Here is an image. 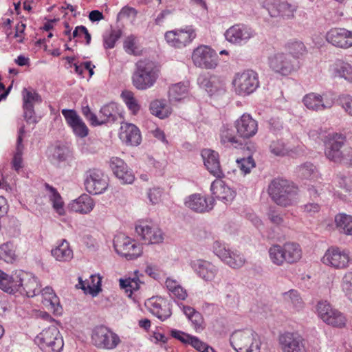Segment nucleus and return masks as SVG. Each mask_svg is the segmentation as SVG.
<instances>
[{
	"label": "nucleus",
	"mask_w": 352,
	"mask_h": 352,
	"mask_svg": "<svg viewBox=\"0 0 352 352\" xmlns=\"http://www.w3.org/2000/svg\"><path fill=\"white\" fill-rule=\"evenodd\" d=\"M16 293L29 298L34 297L41 292L38 278L32 274L23 270H16Z\"/></svg>",
	"instance_id": "nucleus-10"
},
{
	"label": "nucleus",
	"mask_w": 352,
	"mask_h": 352,
	"mask_svg": "<svg viewBox=\"0 0 352 352\" xmlns=\"http://www.w3.org/2000/svg\"><path fill=\"white\" fill-rule=\"evenodd\" d=\"M67 124L71 127L74 134L80 138H84L89 134V129L82 118L72 109L61 111Z\"/></svg>",
	"instance_id": "nucleus-20"
},
{
	"label": "nucleus",
	"mask_w": 352,
	"mask_h": 352,
	"mask_svg": "<svg viewBox=\"0 0 352 352\" xmlns=\"http://www.w3.org/2000/svg\"><path fill=\"white\" fill-rule=\"evenodd\" d=\"M192 60L194 65L202 69H215L219 64L216 52L208 45H200L193 50Z\"/></svg>",
	"instance_id": "nucleus-11"
},
{
	"label": "nucleus",
	"mask_w": 352,
	"mask_h": 352,
	"mask_svg": "<svg viewBox=\"0 0 352 352\" xmlns=\"http://www.w3.org/2000/svg\"><path fill=\"white\" fill-rule=\"evenodd\" d=\"M203 157L204 163L207 170L217 179H221L224 177V174L221 168L219 155H201Z\"/></svg>",
	"instance_id": "nucleus-38"
},
{
	"label": "nucleus",
	"mask_w": 352,
	"mask_h": 352,
	"mask_svg": "<svg viewBox=\"0 0 352 352\" xmlns=\"http://www.w3.org/2000/svg\"><path fill=\"white\" fill-rule=\"evenodd\" d=\"M118 116V112L116 104L115 103H110L104 105L100 111L98 122L99 125L105 123L114 122Z\"/></svg>",
	"instance_id": "nucleus-35"
},
{
	"label": "nucleus",
	"mask_w": 352,
	"mask_h": 352,
	"mask_svg": "<svg viewBox=\"0 0 352 352\" xmlns=\"http://www.w3.org/2000/svg\"><path fill=\"white\" fill-rule=\"evenodd\" d=\"M91 342L98 349L113 350L120 344L121 340L111 329L98 325L91 331Z\"/></svg>",
	"instance_id": "nucleus-6"
},
{
	"label": "nucleus",
	"mask_w": 352,
	"mask_h": 352,
	"mask_svg": "<svg viewBox=\"0 0 352 352\" xmlns=\"http://www.w3.org/2000/svg\"><path fill=\"white\" fill-rule=\"evenodd\" d=\"M197 82L201 88L204 89L208 92L211 85L216 82L215 76H209L207 74H201L198 76Z\"/></svg>",
	"instance_id": "nucleus-57"
},
{
	"label": "nucleus",
	"mask_w": 352,
	"mask_h": 352,
	"mask_svg": "<svg viewBox=\"0 0 352 352\" xmlns=\"http://www.w3.org/2000/svg\"><path fill=\"white\" fill-rule=\"evenodd\" d=\"M263 6L272 17L280 16L285 19H293L298 9L297 5L280 0H265Z\"/></svg>",
	"instance_id": "nucleus-15"
},
{
	"label": "nucleus",
	"mask_w": 352,
	"mask_h": 352,
	"mask_svg": "<svg viewBox=\"0 0 352 352\" xmlns=\"http://www.w3.org/2000/svg\"><path fill=\"white\" fill-rule=\"evenodd\" d=\"M213 252L225 263L232 268H240L245 262V259L243 254L236 250H230L226 248L225 244L217 241L212 245Z\"/></svg>",
	"instance_id": "nucleus-14"
},
{
	"label": "nucleus",
	"mask_w": 352,
	"mask_h": 352,
	"mask_svg": "<svg viewBox=\"0 0 352 352\" xmlns=\"http://www.w3.org/2000/svg\"><path fill=\"white\" fill-rule=\"evenodd\" d=\"M119 138L126 145L138 146L142 138L139 129L134 124L122 122L120 129Z\"/></svg>",
	"instance_id": "nucleus-29"
},
{
	"label": "nucleus",
	"mask_w": 352,
	"mask_h": 352,
	"mask_svg": "<svg viewBox=\"0 0 352 352\" xmlns=\"http://www.w3.org/2000/svg\"><path fill=\"white\" fill-rule=\"evenodd\" d=\"M90 278L92 279V281L94 282L96 278H97L98 281L96 284H94L93 287L90 286L89 283H86L84 282L81 278H79V283L78 285H80V288H81L82 290H84L85 292L89 290V292L93 295H96L98 294V292L100 290V285H101V280L99 276L96 277L95 276L91 275Z\"/></svg>",
	"instance_id": "nucleus-54"
},
{
	"label": "nucleus",
	"mask_w": 352,
	"mask_h": 352,
	"mask_svg": "<svg viewBox=\"0 0 352 352\" xmlns=\"http://www.w3.org/2000/svg\"><path fill=\"white\" fill-rule=\"evenodd\" d=\"M45 187L49 191V197L50 201L52 202L53 208L59 214H64L63 201L60 194L56 189L48 184H45Z\"/></svg>",
	"instance_id": "nucleus-44"
},
{
	"label": "nucleus",
	"mask_w": 352,
	"mask_h": 352,
	"mask_svg": "<svg viewBox=\"0 0 352 352\" xmlns=\"http://www.w3.org/2000/svg\"><path fill=\"white\" fill-rule=\"evenodd\" d=\"M214 204V199L211 197H206L201 194H193L188 197L185 201L187 208L196 212H206L211 210Z\"/></svg>",
	"instance_id": "nucleus-26"
},
{
	"label": "nucleus",
	"mask_w": 352,
	"mask_h": 352,
	"mask_svg": "<svg viewBox=\"0 0 352 352\" xmlns=\"http://www.w3.org/2000/svg\"><path fill=\"white\" fill-rule=\"evenodd\" d=\"M149 110L152 115L160 119H165L172 113V108L165 99H155L151 101Z\"/></svg>",
	"instance_id": "nucleus-33"
},
{
	"label": "nucleus",
	"mask_w": 352,
	"mask_h": 352,
	"mask_svg": "<svg viewBox=\"0 0 352 352\" xmlns=\"http://www.w3.org/2000/svg\"><path fill=\"white\" fill-rule=\"evenodd\" d=\"M268 65L274 73L283 76L291 74L296 69L295 61L291 58V55L283 52L270 56Z\"/></svg>",
	"instance_id": "nucleus-13"
},
{
	"label": "nucleus",
	"mask_w": 352,
	"mask_h": 352,
	"mask_svg": "<svg viewBox=\"0 0 352 352\" xmlns=\"http://www.w3.org/2000/svg\"><path fill=\"white\" fill-rule=\"evenodd\" d=\"M23 116L27 122L36 123L34 105L42 102L41 96L32 88H24L21 91Z\"/></svg>",
	"instance_id": "nucleus-18"
},
{
	"label": "nucleus",
	"mask_w": 352,
	"mask_h": 352,
	"mask_svg": "<svg viewBox=\"0 0 352 352\" xmlns=\"http://www.w3.org/2000/svg\"><path fill=\"white\" fill-rule=\"evenodd\" d=\"M159 76V71L154 63L146 60H139L132 76L133 86L138 90L152 87Z\"/></svg>",
	"instance_id": "nucleus-3"
},
{
	"label": "nucleus",
	"mask_w": 352,
	"mask_h": 352,
	"mask_svg": "<svg viewBox=\"0 0 352 352\" xmlns=\"http://www.w3.org/2000/svg\"><path fill=\"white\" fill-rule=\"evenodd\" d=\"M270 151L272 154H287L290 151L285 147L284 143L279 140L272 142Z\"/></svg>",
	"instance_id": "nucleus-63"
},
{
	"label": "nucleus",
	"mask_w": 352,
	"mask_h": 352,
	"mask_svg": "<svg viewBox=\"0 0 352 352\" xmlns=\"http://www.w3.org/2000/svg\"><path fill=\"white\" fill-rule=\"evenodd\" d=\"M15 258L13 244L6 243L0 246V259L6 263H12Z\"/></svg>",
	"instance_id": "nucleus-50"
},
{
	"label": "nucleus",
	"mask_w": 352,
	"mask_h": 352,
	"mask_svg": "<svg viewBox=\"0 0 352 352\" xmlns=\"http://www.w3.org/2000/svg\"><path fill=\"white\" fill-rule=\"evenodd\" d=\"M122 97L127 107L133 114H136L140 110V105L133 94L130 91H124L122 93Z\"/></svg>",
	"instance_id": "nucleus-53"
},
{
	"label": "nucleus",
	"mask_w": 352,
	"mask_h": 352,
	"mask_svg": "<svg viewBox=\"0 0 352 352\" xmlns=\"http://www.w3.org/2000/svg\"><path fill=\"white\" fill-rule=\"evenodd\" d=\"M210 190L217 199L225 204L232 201L235 197V192L221 179H217L212 183Z\"/></svg>",
	"instance_id": "nucleus-31"
},
{
	"label": "nucleus",
	"mask_w": 352,
	"mask_h": 352,
	"mask_svg": "<svg viewBox=\"0 0 352 352\" xmlns=\"http://www.w3.org/2000/svg\"><path fill=\"white\" fill-rule=\"evenodd\" d=\"M351 258L349 252L338 247H331L324 253L322 262L335 269H345L349 267Z\"/></svg>",
	"instance_id": "nucleus-17"
},
{
	"label": "nucleus",
	"mask_w": 352,
	"mask_h": 352,
	"mask_svg": "<svg viewBox=\"0 0 352 352\" xmlns=\"http://www.w3.org/2000/svg\"><path fill=\"white\" fill-rule=\"evenodd\" d=\"M286 47L289 51V55L291 54L294 58H298L304 54L306 50L305 45L298 41L288 42Z\"/></svg>",
	"instance_id": "nucleus-51"
},
{
	"label": "nucleus",
	"mask_w": 352,
	"mask_h": 352,
	"mask_svg": "<svg viewBox=\"0 0 352 352\" xmlns=\"http://www.w3.org/2000/svg\"><path fill=\"white\" fill-rule=\"evenodd\" d=\"M338 184L340 188L346 192H352V177L343 175L337 177Z\"/></svg>",
	"instance_id": "nucleus-62"
},
{
	"label": "nucleus",
	"mask_w": 352,
	"mask_h": 352,
	"mask_svg": "<svg viewBox=\"0 0 352 352\" xmlns=\"http://www.w3.org/2000/svg\"><path fill=\"white\" fill-rule=\"evenodd\" d=\"M121 36V32L119 30H111L103 35V45L105 49H112L115 47L116 42Z\"/></svg>",
	"instance_id": "nucleus-49"
},
{
	"label": "nucleus",
	"mask_w": 352,
	"mask_h": 352,
	"mask_svg": "<svg viewBox=\"0 0 352 352\" xmlns=\"http://www.w3.org/2000/svg\"><path fill=\"white\" fill-rule=\"evenodd\" d=\"M182 309L184 314L187 316L188 320L191 321L196 329H204L202 327L204 320L199 312L197 311L194 308L190 306L183 305Z\"/></svg>",
	"instance_id": "nucleus-45"
},
{
	"label": "nucleus",
	"mask_w": 352,
	"mask_h": 352,
	"mask_svg": "<svg viewBox=\"0 0 352 352\" xmlns=\"http://www.w3.org/2000/svg\"><path fill=\"white\" fill-rule=\"evenodd\" d=\"M268 253L270 261L278 266L295 263L302 257L300 246L294 242H287L283 245H273L269 248Z\"/></svg>",
	"instance_id": "nucleus-2"
},
{
	"label": "nucleus",
	"mask_w": 352,
	"mask_h": 352,
	"mask_svg": "<svg viewBox=\"0 0 352 352\" xmlns=\"http://www.w3.org/2000/svg\"><path fill=\"white\" fill-rule=\"evenodd\" d=\"M221 143L228 148H238L243 146L242 143L234 135V131L228 126H223L220 133Z\"/></svg>",
	"instance_id": "nucleus-40"
},
{
	"label": "nucleus",
	"mask_w": 352,
	"mask_h": 352,
	"mask_svg": "<svg viewBox=\"0 0 352 352\" xmlns=\"http://www.w3.org/2000/svg\"><path fill=\"white\" fill-rule=\"evenodd\" d=\"M44 299L50 302L52 309H54V312L60 314L62 311V308L60 306L59 299L57 296L54 294L53 289L50 287H46L43 290H41Z\"/></svg>",
	"instance_id": "nucleus-47"
},
{
	"label": "nucleus",
	"mask_w": 352,
	"mask_h": 352,
	"mask_svg": "<svg viewBox=\"0 0 352 352\" xmlns=\"http://www.w3.org/2000/svg\"><path fill=\"white\" fill-rule=\"evenodd\" d=\"M329 314V316H327V318L324 321L325 323L340 328L345 326L346 320L345 316L340 311L334 309Z\"/></svg>",
	"instance_id": "nucleus-48"
},
{
	"label": "nucleus",
	"mask_w": 352,
	"mask_h": 352,
	"mask_svg": "<svg viewBox=\"0 0 352 352\" xmlns=\"http://www.w3.org/2000/svg\"><path fill=\"white\" fill-rule=\"evenodd\" d=\"M51 252L56 260L59 261H68L73 257V252L69 248V243L65 239L57 247L52 249Z\"/></svg>",
	"instance_id": "nucleus-39"
},
{
	"label": "nucleus",
	"mask_w": 352,
	"mask_h": 352,
	"mask_svg": "<svg viewBox=\"0 0 352 352\" xmlns=\"http://www.w3.org/2000/svg\"><path fill=\"white\" fill-rule=\"evenodd\" d=\"M188 344L201 352H213V349L195 336H191Z\"/></svg>",
	"instance_id": "nucleus-58"
},
{
	"label": "nucleus",
	"mask_w": 352,
	"mask_h": 352,
	"mask_svg": "<svg viewBox=\"0 0 352 352\" xmlns=\"http://www.w3.org/2000/svg\"><path fill=\"white\" fill-rule=\"evenodd\" d=\"M283 352H307L305 339L298 333L287 332L280 336Z\"/></svg>",
	"instance_id": "nucleus-22"
},
{
	"label": "nucleus",
	"mask_w": 352,
	"mask_h": 352,
	"mask_svg": "<svg viewBox=\"0 0 352 352\" xmlns=\"http://www.w3.org/2000/svg\"><path fill=\"white\" fill-rule=\"evenodd\" d=\"M338 102L343 110L352 117V96L349 94L342 95L339 97Z\"/></svg>",
	"instance_id": "nucleus-60"
},
{
	"label": "nucleus",
	"mask_w": 352,
	"mask_h": 352,
	"mask_svg": "<svg viewBox=\"0 0 352 352\" xmlns=\"http://www.w3.org/2000/svg\"><path fill=\"white\" fill-rule=\"evenodd\" d=\"M326 40L333 46L347 49L352 47V31L345 28H333L327 32Z\"/></svg>",
	"instance_id": "nucleus-21"
},
{
	"label": "nucleus",
	"mask_w": 352,
	"mask_h": 352,
	"mask_svg": "<svg viewBox=\"0 0 352 352\" xmlns=\"http://www.w3.org/2000/svg\"><path fill=\"white\" fill-rule=\"evenodd\" d=\"M145 305L153 315L162 320L171 316L169 302L162 297H152L146 301Z\"/></svg>",
	"instance_id": "nucleus-24"
},
{
	"label": "nucleus",
	"mask_w": 352,
	"mask_h": 352,
	"mask_svg": "<svg viewBox=\"0 0 352 352\" xmlns=\"http://www.w3.org/2000/svg\"><path fill=\"white\" fill-rule=\"evenodd\" d=\"M230 342L236 352H261L260 338L251 329L234 331L230 336Z\"/></svg>",
	"instance_id": "nucleus-4"
},
{
	"label": "nucleus",
	"mask_w": 352,
	"mask_h": 352,
	"mask_svg": "<svg viewBox=\"0 0 352 352\" xmlns=\"http://www.w3.org/2000/svg\"><path fill=\"white\" fill-rule=\"evenodd\" d=\"M341 287L346 298L352 302V272H346L344 275Z\"/></svg>",
	"instance_id": "nucleus-55"
},
{
	"label": "nucleus",
	"mask_w": 352,
	"mask_h": 352,
	"mask_svg": "<svg viewBox=\"0 0 352 352\" xmlns=\"http://www.w3.org/2000/svg\"><path fill=\"white\" fill-rule=\"evenodd\" d=\"M267 192L272 200L281 207L293 206L298 200L297 186L283 178L274 179L268 186Z\"/></svg>",
	"instance_id": "nucleus-1"
},
{
	"label": "nucleus",
	"mask_w": 352,
	"mask_h": 352,
	"mask_svg": "<svg viewBox=\"0 0 352 352\" xmlns=\"http://www.w3.org/2000/svg\"><path fill=\"white\" fill-rule=\"evenodd\" d=\"M235 127L239 135L243 138L254 136L258 131L257 122L249 114H243L235 122Z\"/></svg>",
	"instance_id": "nucleus-27"
},
{
	"label": "nucleus",
	"mask_w": 352,
	"mask_h": 352,
	"mask_svg": "<svg viewBox=\"0 0 352 352\" xmlns=\"http://www.w3.org/2000/svg\"><path fill=\"white\" fill-rule=\"evenodd\" d=\"M123 47L124 51L129 54L135 56L139 54L138 40L133 35H130L125 38L123 43Z\"/></svg>",
	"instance_id": "nucleus-52"
},
{
	"label": "nucleus",
	"mask_w": 352,
	"mask_h": 352,
	"mask_svg": "<svg viewBox=\"0 0 352 352\" xmlns=\"http://www.w3.org/2000/svg\"><path fill=\"white\" fill-rule=\"evenodd\" d=\"M34 342L43 352H60L64 345L63 338L54 326L43 329Z\"/></svg>",
	"instance_id": "nucleus-7"
},
{
	"label": "nucleus",
	"mask_w": 352,
	"mask_h": 352,
	"mask_svg": "<svg viewBox=\"0 0 352 352\" xmlns=\"http://www.w3.org/2000/svg\"><path fill=\"white\" fill-rule=\"evenodd\" d=\"M142 283L140 278L135 274V277L126 279H120V286L121 289L125 290L127 296L131 297L134 291L140 288V285Z\"/></svg>",
	"instance_id": "nucleus-46"
},
{
	"label": "nucleus",
	"mask_w": 352,
	"mask_h": 352,
	"mask_svg": "<svg viewBox=\"0 0 352 352\" xmlns=\"http://www.w3.org/2000/svg\"><path fill=\"white\" fill-rule=\"evenodd\" d=\"M254 30L244 24H236L228 28L225 32L226 39L236 45L246 44L255 36Z\"/></svg>",
	"instance_id": "nucleus-19"
},
{
	"label": "nucleus",
	"mask_w": 352,
	"mask_h": 352,
	"mask_svg": "<svg viewBox=\"0 0 352 352\" xmlns=\"http://www.w3.org/2000/svg\"><path fill=\"white\" fill-rule=\"evenodd\" d=\"M336 228L340 233L352 235V216L339 213L335 217Z\"/></svg>",
	"instance_id": "nucleus-41"
},
{
	"label": "nucleus",
	"mask_w": 352,
	"mask_h": 352,
	"mask_svg": "<svg viewBox=\"0 0 352 352\" xmlns=\"http://www.w3.org/2000/svg\"><path fill=\"white\" fill-rule=\"evenodd\" d=\"M165 285L171 296L178 300H185L188 296L186 290L175 279L168 278L166 280Z\"/></svg>",
	"instance_id": "nucleus-43"
},
{
	"label": "nucleus",
	"mask_w": 352,
	"mask_h": 352,
	"mask_svg": "<svg viewBox=\"0 0 352 352\" xmlns=\"http://www.w3.org/2000/svg\"><path fill=\"white\" fill-rule=\"evenodd\" d=\"M316 309L318 316L324 321L327 316H329V313L335 309H333L327 301H320L317 305Z\"/></svg>",
	"instance_id": "nucleus-59"
},
{
	"label": "nucleus",
	"mask_w": 352,
	"mask_h": 352,
	"mask_svg": "<svg viewBox=\"0 0 352 352\" xmlns=\"http://www.w3.org/2000/svg\"><path fill=\"white\" fill-rule=\"evenodd\" d=\"M82 113L90 122L91 125L99 126L98 118L91 111L88 105L82 107Z\"/></svg>",
	"instance_id": "nucleus-64"
},
{
	"label": "nucleus",
	"mask_w": 352,
	"mask_h": 352,
	"mask_svg": "<svg viewBox=\"0 0 352 352\" xmlns=\"http://www.w3.org/2000/svg\"><path fill=\"white\" fill-rule=\"evenodd\" d=\"M94 207V199L87 194L80 195L70 204L72 210L81 214L90 212Z\"/></svg>",
	"instance_id": "nucleus-34"
},
{
	"label": "nucleus",
	"mask_w": 352,
	"mask_h": 352,
	"mask_svg": "<svg viewBox=\"0 0 352 352\" xmlns=\"http://www.w3.org/2000/svg\"><path fill=\"white\" fill-rule=\"evenodd\" d=\"M329 71L332 78H342L352 82V65L342 59H337L329 67Z\"/></svg>",
	"instance_id": "nucleus-30"
},
{
	"label": "nucleus",
	"mask_w": 352,
	"mask_h": 352,
	"mask_svg": "<svg viewBox=\"0 0 352 352\" xmlns=\"http://www.w3.org/2000/svg\"><path fill=\"white\" fill-rule=\"evenodd\" d=\"M190 267L194 272L205 281H212L218 273V269L214 265L204 259L191 261Z\"/></svg>",
	"instance_id": "nucleus-25"
},
{
	"label": "nucleus",
	"mask_w": 352,
	"mask_h": 352,
	"mask_svg": "<svg viewBox=\"0 0 352 352\" xmlns=\"http://www.w3.org/2000/svg\"><path fill=\"white\" fill-rule=\"evenodd\" d=\"M302 102L309 110L322 111L333 107L334 99L330 93L324 92L320 94L311 92L303 97Z\"/></svg>",
	"instance_id": "nucleus-16"
},
{
	"label": "nucleus",
	"mask_w": 352,
	"mask_h": 352,
	"mask_svg": "<svg viewBox=\"0 0 352 352\" xmlns=\"http://www.w3.org/2000/svg\"><path fill=\"white\" fill-rule=\"evenodd\" d=\"M16 270L9 275L0 270V289L10 294H16Z\"/></svg>",
	"instance_id": "nucleus-36"
},
{
	"label": "nucleus",
	"mask_w": 352,
	"mask_h": 352,
	"mask_svg": "<svg viewBox=\"0 0 352 352\" xmlns=\"http://www.w3.org/2000/svg\"><path fill=\"white\" fill-rule=\"evenodd\" d=\"M113 247L118 254L125 257L127 260L135 259L142 254L141 245L123 234L115 236Z\"/></svg>",
	"instance_id": "nucleus-9"
},
{
	"label": "nucleus",
	"mask_w": 352,
	"mask_h": 352,
	"mask_svg": "<svg viewBox=\"0 0 352 352\" xmlns=\"http://www.w3.org/2000/svg\"><path fill=\"white\" fill-rule=\"evenodd\" d=\"M197 34L192 27L184 29H175L165 33L166 43L175 48H183L189 45L196 37Z\"/></svg>",
	"instance_id": "nucleus-12"
},
{
	"label": "nucleus",
	"mask_w": 352,
	"mask_h": 352,
	"mask_svg": "<svg viewBox=\"0 0 352 352\" xmlns=\"http://www.w3.org/2000/svg\"><path fill=\"white\" fill-rule=\"evenodd\" d=\"M84 185L89 193L102 194L108 188V177L99 168H89L85 173Z\"/></svg>",
	"instance_id": "nucleus-8"
},
{
	"label": "nucleus",
	"mask_w": 352,
	"mask_h": 352,
	"mask_svg": "<svg viewBox=\"0 0 352 352\" xmlns=\"http://www.w3.org/2000/svg\"><path fill=\"white\" fill-rule=\"evenodd\" d=\"M283 300L287 305L295 311H299L304 307V302L297 290L290 289L283 293Z\"/></svg>",
	"instance_id": "nucleus-37"
},
{
	"label": "nucleus",
	"mask_w": 352,
	"mask_h": 352,
	"mask_svg": "<svg viewBox=\"0 0 352 352\" xmlns=\"http://www.w3.org/2000/svg\"><path fill=\"white\" fill-rule=\"evenodd\" d=\"M135 231L142 239L151 244L162 243L164 240L162 231L156 226L142 222L135 226Z\"/></svg>",
	"instance_id": "nucleus-23"
},
{
	"label": "nucleus",
	"mask_w": 352,
	"mask_h": 352,
	"mask_svg": "<svg viewBox=\"0 0 352 352\" xmlns=\"http://www.w3.org/2000/svg\"><path fill=\"white\" fill-rule=\"evenodd\" d=\"M232 84L235 94L240 96L252 94L260 86L258 75L252 69H246L235 74Z\"/></svg>",
	"instance_id": "nucleus-5"
},
{
	"label": "nucleus",
	"mask_w": 352,
	"mask_h": 352,
	"mask_svg": "<svg viewBox=\"0 0 352 352\" xmlns=\"http://www.w3.org/2000/svg\"><path fill=\"white\" fill-rule=\"evenodd\" d=\"M238 166L245 174L249 173L252 168L255 167V161L252 158V155H248L247 157L236 160Z\"/></svg>",
	"instance_id": "nucleus-56"
},
{
	"label": "nucleus",
	"mask_w": 352,
	"mask_h": 352,
	"mask_svg": "<svg viewBox=\"0 0 352 352\" xmlns=\"http://www.w3.org/2000/svg\"><path fill=\"white\" fill-rule=\"evenodd\" d=\"M188 95V83L179 82L169 87L168 98L170 101H179Z\"/></svg>",
	"instance_id": "nucleus-42"
},
{
	"label": "nucleus",
	"mask_w": 352,
	"mask_h": 352,
	"mask_svg": "<svg viewBox=\"0 0 352 352\" xmlns=\"http://www.w3.org/2000/svg\"><path fill=\"white\" fill-rule=\"evenodd\" d=\"M346 137L341 133H329L324 140L325 154H333L340 151L344 146Z\"/></svg>",
	"instance_id": "nucleus-32"
},
{
	"label": "nucleus",
	"mask_w": 352,
	"mask_h": 352,
	"mask_svg": "<svg viewBox=\"0 0 352 352\" xmlns=\"http://www.w3.org/2000/svg\"><path fill=\"white\" fill-rule=\"evenodd\" d=\"M216 82L211 85L210 87L208 90V93L210 95L216 94L224 93L226 91V85L224 82L215 76Z\"/></svg>",
	"instance_id": "nucleus-61"
},
{
	"label": "nucleus",
	"mask_w": 352,
	"mask_h": 352,
	"mask_svg": "<svg viewBox=\"0 0 352 352\" xmlns=\"http://www.w3.org/2000/svg\"><path fill=\"white\" fill-rule=\"evenodd\" d=\"M110 167L122 184H131L134 181L133 175L121 158L117 156L112 157L110 160Z\"/></svg>",
	"instance_id": "nucleus-28"
}]
</instances>
